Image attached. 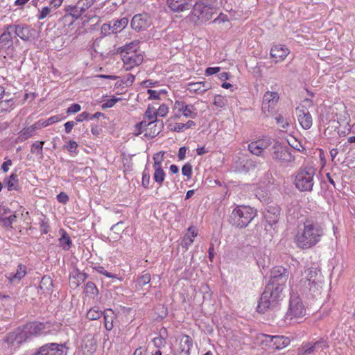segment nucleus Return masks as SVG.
Wrapping results in <instances>:
<instances>
[{
	"label": "nucleus",
	"instance_id": "obj_31",
	"mask_svg": "<svg viewBox=\"0 0 355 355\" xmlns=\"http://www.w3.org/2000/svg\"><path fill=\"white\" fill-rule=\"evenodd\" d=\"M128 21V19L126 17H123L119 20L114 21L113 22V24L112 25V33H116L118 32L121 31L127 26Z\"/></svg>",
	"mask_w": 355,
	"mask_h": 355
},
{
	"label": "nucleus",
	"instance_id": "obj_3",
	"mask_svg": "<svg viewBox=\"0 0 355 355\" xmlns=\"http://www.w3.org/2000/svg\"><path fill=\"white\" fill-rule=\"evenodd\" d=\"M216 10V0H196L189 14L190 20L196 25L211 20Z\"/></svg>",
	"mask_w": 355,
	"mask_h": 355
},
{
	"label": "nucleus",
	"instance_id": "obj_50",
	"mask_svg": "<svg viewBox=\"0 0 355 355\" xmlns=\"http://www.w3.org/2000/svg\"><path fill=\"white\" fill-rule=\"evenodd\" d=\"M156 111H157L156 113L157 114V116L164 117L168 114V111H169V107L166 104H162L159 105V107L157 109L156 108Z\"/></svg>",
	"mask_w": 355,
	"mask_h": 355
},
{
	"label": "nucleus",
	"instance_id": "obj_11",
	"mask_svg": "<svg viewBox=\"0 0 355 355\" xmlns=\"http://www.w3.org/2000/svg\"><path fill=\"white\" fill-rule=\"evenodd\" d=\"M32 355H67V347L64 344L47 343L41 346Z\"/></svg>",
	"mask_w": 355,
	"mask_h": 355
},
{
	"label": "nucleus",
	"instance_id": "obj_37",
	"mask_svg": "<svg viewBox=\"0 0 355 355\" xmlns=\"http://www.w3.org/2000/svg\"><path fill=\"white\" fill-rule=\"evenodd\" d=\"M4 341L7 343L9 346L18 347L19 345L17 344V336L16 334L15 330L12 332L8 333L4 338Z\"/></svg>",
	"mask_w": 355,
	"mask_h": 355
},
{
	"label": "nucleus",
	"instance_id": "obj_14",
	"mask_svg": "<svg viewBox=\"0 0 355 355\" xmlns=\"http://www.w3.org/2000/svg\"><path fill=\"white\" fill-rule=\"evenodd\" d=\"M26 332L29 336H38L46 332V330L49 331L52 327L50 322H40L38 321H33L26 323L25 325Z\"/></svg>",
	"mask_w": 355,
	"mask_h": 355
},
{
	"label": "nucleus",
	"instance_id": "obj_46",
	"mask_svg": "<svg viewBox=\"0 0 355 355\" xmlns=\"http://www.w3.org/2000/svg\"><path fill=\"white\" fill-rule=\"evenodd\" d=\"M150 280H151L150 275L149 273L146 272V273H143L137 278V283L138 284V285L139 286L142 287V286L148 284V283H150Z\"/></svg>",
	"mask_w": 355,
	"mask_h": 355
},
{
	"label": "nucleus",
	"instance_id": "obj_60",
	"mask_svg": "<svg viewBox=\"0 0 355 355\" xmlns=\"http://www.w3.org/2000/svg\"><path fill=\"white\" fill-rule=\"evenodd\" d=\"M95 270L98 272L103 275H105L107 277L109 278H113L115 277L113 274L111 272L107 271L103 266H97L95 268Z\"/></svg>",
	"mask_w": 355,
	"mask_h": 355
},
{
	"label": "nucleus",
	"instance_id": "obj_10",
	"mask_svg": "<svg viewBox=\"0 0 355 355\" xmlns=\"http://www.w3.org/2000/svg\"><path fill=\"white\" fill-rule=\"evenodd\" d=\"M156 111V106L153 104L148 105V109L145 112L144 117L148 121L144 120L135 126V133L138 135L142 134V128L146 126H150V129L153 126L155 128V123L157 121V114Z\"/></svg>",
	"mask_w": 355,
	"mask_h": 355
},
{
	"label": "nucleus",
	"instance_id": "obj_20",
	"mask_svg": "<svg viewBox=\"0 0 355 355\" xmlns=\"http://www.w3.org/2000/svg\"><path fill=\"white\" fill-rule=\"evenodd\" d=\"M166 3L172 11L181 12L191 8L193 0H166Z\"/></svg>",
	"mask_w": 355,
	"mask_h": 355
},
{
	"label": "nucleus",
	"instance_id": "obj_45",
	"mask_svg": "<svg viewBox=\"0 0 355 355\" xmlns=\"http://www.w3.org/2000/svg\"><path fill=\"white\" fill-rule=\"evenodd\" d=\"M44 144V141H37L33 143L31 146V153L42 155Z\"/></svg>",
	"mask_w": 355,
	"mask_h": 355
},
{
	"label": "nucleus",
	"instance_id": "obj_41",
	"mask_svg": "<svg viewBox=\"0 0 355 355\" xmlns=\"http://www.w3.org/2000/svg\"><path fill=\"white\" fill-rule=\"evenodd\" d=\"M35 132L29 127H28L20 131L17 139L19 141L22 142L33 136Z\"/></svg>",
	"mask_w": 355,
	"mask_h": 355
},
{
	"label": "nucleus",
	"instance_id": "obj_52",
	"mask_svg": "<svg viewBox=\"0 0 355 355\" xmlns=\"http://www.w3.org/2000/svg\"><path fill=\"white\" fill-rule=\"evenodd\" d=\"M96 0H79L78 4L81 6L82 10H86L89 8Z\"/></svg>",
	"mask_w": 355,
	"mask_h": 355
},
{
	"label": "nucleus",
	"instance_id": "obj_32",
	"mask_svg": "<svg viewBox=\"0 0 355 355\" xmlns=\"http://www.w3.org/2000/svg\"><path fill=\"white\" fill-rule=\"evenodd\" d=\"M153 180L158 184L162 187L166 178V173L164 168H153Z\"/></svg>",
	"mask_w": 355,
	"mask_h": 355
},
{
	"label": "nucleus",
	"instance_id": "obj_16",
	"mask_svg": "<svg viewBox=\"0 0 355 355\" xmlns=\"http://www.w3.org/2000/svg\"><path fill=\"white\" fill-rule=\"evenodd\" d=\"M152 24L150 17L147 14H137L131 21V26L136 31L147 29Z\"/></svg>",
	"mask_w": 355,
	"mask_h": 355
},
{
	"label": "nucleus",
	"instance_id": "obj_1",
	"mask_svg": "<svg viewBox=\"0 0 355 355\" xmlns=\"http://www.w3.org/2000/svg\"><path fill=\"white\" fill-rule=\"evenodd\" d=\"M289 277V271L283 266H275L270 270V278L257 305V311L264 313L273 309L283 299V291Z\"/></svg>",
	"mask_w": 355,
	"mask_h": 355
},
{
	"label": "nucleus",
	"instance_id": "obj_63",
	"mask_svg": "<svg viewBox=\"0 0 355 355\" xmlns=\"http://www.w3.org/2000/svg\"><path fill=\"white\" fill-rule=\"evenodd\" d=\"M89 118H90L89 114L84 112H82L81 114H78L76 116V120L77 122H82L85 120L89 119Z\"/></svg>",
	"mask_w": 355,
	"mask_h": 355
},
{
	"label": "nucleus",
	"instance_id": "obj_13",
	"mask_svg": "<svg viewBox=\"0 0 355 355\" xmlns=\"http://www.w3.org/2000/svg\"><path fill=\"white\" fill-rule=\"evenodd\" d=\"M173 110L177 114H182L187 118L195 119L198 116V110L195 105L187 104L183 101H175Z\"/></svg>",
	"mask_w": 355,
	"mask_h": 355
},
{
	"label": "nucleus",
	"instance_id": "obj_15",
	"mask_svg": "<svg viewBox=\"0 0 355 355\" xmlns=\"http://www.w3.org/2000/svg\"><path fill=\"white\" fill-rule=\"evenodd\" d=\"M296 116L300 126L304 130H309L313 125V119L308 108L304 105L296 107Z\"/></svg>",
	"mask_w": 355,
	"mask_h": 355
},
{
	"label": "nucleus",
	"instance_id": "obj_39",
	"mask_svg": "<svg viewBox=\"0 0 355 355\" xmlns=\"http://www.w3.org/2000/svg\"><path fill=\"white\" fill-rule=\"evenodd\" d=\"M213 103L217 107L223 108L227 104V99L225 96L216 94L214 97Z\"/></svg>",
	"mask_w": 355,
	"mask_h": 355
},
{
	"label": "nucleus",
	"instance_id": "obj_61",
	"mask_svg": "<svg viewBox=\"0 0 355 355\" xmlns=\"http://www.w3.org/2000/svg\"><path fill=\"white\" fill-rule=\"evenodd\" d=\"M220 71V67H208L205 69V74L207 76H209L214 74L218 73Z\"/></svg>",
	"mask_w": 355,
	"mask_h": 355
},
{
	"label": "nucleus",
	"instance_id": "obj_40",
	"mask_svg": "<svg viewBox=\"0 0 355 355\" xmlns=\"http://www.w3.org/2000/svg\"><path fill=\"white\" fill-rule=\"evenodd\" d=\"M85 293L87 295L94 297L98 294V290L94 283L88 282L85 285Z\"/></svg>",
	"mask_w": 355,
	"mask_h": 355
},
{
	"label": "nucleus",
	"instance_id": "obj_27",
	"mask_svg": "<svg viewBox=\"0 0 355 355\" xmlns=\"http://www.w3.org/2000/svg\"><path fill=\"white\" fill-rule=\"evenodd\" d=\"M291 340L288 337L280 335L274 336V349H282L290 344Z\"/></svg>",
	"mask_w": 355,
	"mask_h": 355
},
{
	"label": "nucleus",
	"instance_id": "obj_5",
	"mask_svg": "<svg viewBox=\"0 0 355 355\" xmlns=\"http://www.w3.org/2000/svg\"><path fill=\"white\" fill-rule=\"evenodd\" d=\"M315 169L312 166L300 167L297 171L293 183L300 191H311L314 184Z\"/></svg>",
	"mask_w": 355,
	"mask_h": 355
},
{
	"label": "nucleus",
	"instance_id": "obj_25",
	"mask_svg": "<svg viewBox=\"0 0 355 355\" xmlns=\"http://www.w3.org/2000/svg\"><path fill=\"white\" fill-rule=\"evenodd\" d=\"M193 347L192 338L187 336H183L180 339V355H190V350Z\"/></svg>",
	"mask_w": 355,
	"mask_h": 355
},
{
	"label": "nucleus",
	"instance_id": "obj_22",
	"mask_svg": "<svg viewBox=\"0 0 355 355\" xmlns=\"http://www.w3.org/2000/svg\"><path fill=\"white\" fill-rule=\"evenodd\" d=\"M187 89L192 94H202L211 89V85L205 81L189 83Z\"/></svg>",
	"mask_w": 355,
	"mask_h": 355
},
{
	"label": "nucleus",
	"instance_id": "obj_7",
	"mask_svg": "<svg viewBox=\"0 0 355 355\" xmlns=\"http://www.w3.org/2000/svg\"><path fill=\"white\" fill-rule=\"evenodd\" d=\"M329 347V343L324 338H320L318 340H311L304 343L297 349L298 355H311L316 352H322Z\"/></svg>",
	"mask_w": 355,
	"mask_h": 355
},
{
	"label": "nucleus",
	"instance_id": "obj_36",
	"mask_svg": "<svg viewBox=\"0 0 355 355\" xmlns=\"http://www.w3.org/2000/svg\"><path fill=\"white\" fill-rule=\"evenodd\" d=\"M67 12H69V14L72 16L73 17L78 19L80 17L85 10H82L81 6H80L78 3L76 6H69L67 8Z\"/></svg>",
	"mask_w": 355,
	"mask_h": 355
},
{
	"label": "nucleus",
	"instance_id": "obj_62",
	"mask_svg": "<svg viewBox=\"0 0 355 355\" xmlns=\"http://www.w3.org/2000/svg\"><path fill=\"white\" fill-rule=\"evenodd\" d=\"M229 21L227 15L220 12V15L214 20V23H225Z\"/></svg>",
	"mask_w": 355,
	"mask_h": 355
},
{
	"label": "nucleus",
	"instance_id": "obj_34",
	"mask_svg": "<svg viewBox=\"0 0 355 355\" xmlns=\"http://www.w3.org/2000/svg\"><path fill=\"white\" fill-rule=\"evenodd\" d=\"M15 331L17 336V344L19 346L31 338L28 332H26V329H25L24 325L23 327H19L17 328Z\"/></svg>",
	"mask_w": 355,
	"mask_h": 355
},
{
	"label": "nucleus",
	"instance_id": "obj_57",
	"mask_svg": "<svg viewBox=\"0 0 355 355\" xmlns=\"http://www.w3.org/2000/svg\"><path fill=\"white\" fill-rule=\"evenodd\" d=\"M56 198L58 201L63 205H66L69 199L68 195L64 192H60Z\"/></svg>",
	"mask_w": 355,
	"mask_h": 355
},
{
	"label": "nucleus",
	"instance_id": "obj_64",
	"mask_svg": "<svg viewBox=\"0 0 355 355\" xmlns=\"http://www.w3.org/2000/svg\"><path fill=\"white\" fill-rule=\"evenodd\" d=\"M51 12V9L48 7H44L40 12V15L38 16V19L40 20L44 19Z\"/></svg>",
	"mask_w": 355,
	"mask_h": 355
},
{
	"label": "nucleus",
	"instance_id": "obj_47",
	"mask_svg": "<svg viewBox=\"0 0 355 355\" xmlns=\"http://www.w3.org/2000/svg\"><path fill=\"white\" fill-rule=\"evenodd\" d=\"M120 100H121V98H119L112 96V98H110L103 101V103L102 104V108L106 109V108L112 107Z\"/></svg>",
	"mask_w": 355,
	"mask_h": 355
},
{
	"label": "nucleus",
	"instance_id": "obj_28",
	"mask_svg": "<svg viewBox=\"0 0 355 355\" xmlns=\"http://www.w3.org/2000/svg\"><path fill=\"white\" fill-rule=\"evenodd\" d=\"M103 315L104 318L105 328L107 331H111L114 327L113 321L115 317L114 311L110 309H107L103 311Z\"/></svg>",
	"mask_w": 355,
	"mask_h": 355
},
{
	"label": "nucleus",
	"instance_id": "obj_4",
	"mask_svg": "<svg viewBox=\"0 0 355 355\" xmlns=\"http://www.w3.org/2000/svg\"><path fill=\"white\" fill-rule=\"evenodd\" d=\"M139 44L138 40H135L120 48L123 67L125 71H130L144 62V55L139 49Z\"/></svg>",
	"mask_w": 355,
	"mask_h": 355
},
{
	"label": "nucleus",
	"instance_id": "obj_56",
	"mask_svg": "<svg viewBox=\"0 0 355 355\" xmlns=\"http://www.w3.org/2000/svg\"><path fill=\"white\" fill-rule=\"evenodd\" d=\"M147 93L149 95V100H157L159 98L161 92L159 91L153 90V89H148Z\"/></svg>",
	"mask_w": 355,
	"mask_h": 355
},
{
	"label": "nucleus",
	"instance_id": "obj_58",
	"mask_svg": "<svg viewBox=\"0 0 355 355\" xmlns=\"http://www.w3.org/2000/svg\"><path fill=\"white\" fill-rule=\"evenodd\" d=\"M80 110L81 107L79 104L73 103L67 108V113L69 114H74L80 112Z\"/></svg>",
	"mask_w": 355,
	"mask_h": 355
},
{
	"label": "nucleus",
	"instance_id": "obj_30",
	"mask_svg": "<svg viewBox=\"0 0 355 355\" xmlns=\"http://www.w3.org/2000/svg\"><path fill=\"white\" fill-rule=\"evenodd\" d=\"M5 185L8 191H17L19 189V179L17 175L12 174L5 180Z\"/></svg>",
	"mask_w": 355,
	"mask_h": 355
},
{
	"label": "nucleus",
	"instance_id": "obj_44",
	"mask_svg": "<svg viewBox=\"0 0 355 355\" xmlns=\"http://www.w3.org/2000/svg\"><path fill=\"white\" fill-rule=\"evenodd\" d=\"M42 125L44 127H47L50 125L54 124L57 122L61 121V118L58 115L52 116L48 119H40Z\"/></svg>",
	"mask_w": 355,
	"mask_h": 355
},
{
	"label": "nucleus",
	"instance_id": "obj_49",
	"mask_svg": "<svg viewBox=\"0 0 355 355\" xmlns=\"http://www.w3.org/2000/svg\"><path fill=\"white\" fill-rule=\"evenodd\" d=\"M275 120L278 125L282 129L286 130L290 125V123L288 121V120L284 119L283 116L280 114L275 117Z\"/></svg>",
	"mask_w": 355,
	"mask_h": 355
},
{
	"label": "nucleus",
	"instance_id": "obj_23",
	"mask_svg": "<svg viewBox=\"0 0 355 355\" xmlns=\"http://www.w3.org/2000/svg\"><path fill=\"white\" fill-rule=\"evenodd\" d=\"M10 28L23 40H28L32 36L31 30L27 26L10 25Z\"/></svg>",
	"mask_w": 355,
	"mask_h": 355
},
{
	"label": "nucleus",
	"instance_id": "obj_2",
	"mask_svg": "<svg viewBox=\"0 0 355 355\" xmlns=\"http://www.w3.org/2000/svg\"><path fill=\"white\" fill-rule=\"evenodd\" d=\"M323 235V229L319 223H300L295 236L298 248L308 249L314 246Z\"/></svg>",
	"mask_w": 355,
	"mask_h": 355
},
{
	"label": "nucleus",
	"instance_id": "obj_6",
	"mask_svg": "<svg viewBox=\"0 0 355 355\" xmlns=\"http://www.w3.org/2000/svg\"><path fill=\"white\" fill-rule=\"evenodd\" d=\"M306 315V309L299 296L291 294L288 309L285 315V320L297 322Z\"/></svg>",
	"mask_w": 355,
	"mask_h": 355
},
{
	"label": "nucleus",
	"instance_id": "obj_12",
	"mask_svg": "<svg viewBox=\"0 0 355 355\" xmlns=\"http://www.w3.org/2000/svg\"><path fill=\"white\" fill-rule=\"evenodd\" d=\"M312 282L300 281V291L306 295H310L311 297H318L321 292L322 282L320 279H313Z\"/></svg>",
	"mask_w": 355,
	"mask_h": 355
},
{
	"label": "nucleus",
	"instance_id": "obj_24",
	"mask_svg": "<svg viewBox=\"0 0 355 355\" xmlns=\"http://www.w3.org/2000/svg\"><path fill=\"white\" fill-rule=\"evenodd\" d=\"M198 229L194 226H190L187 229V233L183 237L181 242V246L187 250L189 246L193 243L194 238L198 235Z\"/></svg>",
	"mask_w": 355,
	"mask_h": 355
},
{
	"label": "nucleus",
	"instance_id": "obj_59",
	"mask_svg": "<svg viewBox=\"0 0 355 355\" xmlns=\"http://www.w3.org/2000/svg\"><path fill=\"white\" fill-rule=\"evenodd\" d=\"M171 129L175 132H182L185 130V126L183 123H175L174 124H171Z\"/></svg>",
	"mask_w": 355,
	"mask_h": 355
},
{
	"label": "nucleus",
	"instance_id": "obj_48",
	"mask_svg": "<svg viewBox=\"0 0 355 355\" xmlns=\"http://www.w3.org/2000/svg\"><path fill=\"white\" fill-rule=\"evenodd\" d=\"M262 337H263L262 343L266 347L272 349V347L274 346V344H273L274 336L263 334Z\"/></svg>",
	"mask_w": 355,
	"mask_h": 355
},
{
	"label": "nucleus",
	"instance_id": "obj_33",
	"mask_svg": "<svg viewBox=\"0 0 355 355\" xmlns=\"http://www.w3.org/2000/svg\"><path fill=\"white\" fill-rule=\"evenodd\" d=\"M164 151H159L156 153H155L153 156V168H162L163 167V163L164 161V155H165Z\"/></svg>",
	"mask_w": 355,
	"mask_h": 355
},
{
	"label": "nucleus",
	"instance_id": "obj_53",
	"mask_svg": "<svg viewBox=\"0 0 355 355\" xmlns=\"http://www.w3.org/2000/svg\"><path fill=\"white\" fill-rule=\"evenodd\" d=\"M49 284V286H46V288L49 291L52 289L53 287V282L52 279L49 277H43L41 281L40 287L42 288L43 286H46Z\"/></svg>",
	"mask_w": 355,
	"mask_h": 355
},
{
	"label": "nucleus",
	"instance_id": "obj_51",
	"mask_svg": "<svg viewBox=\"0 0 355 355\" xmlns=\"http://www.w3.org/2000/svg\"><path fill=\"white\" fill-rule=\"evenodd\" d=\"M182 173L183 175L187 177L189 180L191 179L192 175V166L189 163L184 164L182 168Z\"/></svg>",
	"mask_w": 355,
	"mask_h": 355
},
{
	"label": "nucleus",
	"instance_id": "obj_17",
	"mask_svg": "<svg viewBox=\"0 0 355 355\" xmlns=\"http://www.w3.org/2000/svg\"><path fill=\"white\" fill-rule=\"evenodd\" d=\"M272 158L282 162H290L293 160L291 153L288 148L279 144H276L273 146Z\"/></svg>",
	"mask_w": 355,
	"mask_h": 355
},
{
	"label": "nucleus",
	"instance_id": "obj_18",
	"mask_svg": "<svg viewBox=\"0 0 355 355\" xmlns=\"http://www.w3.org/2000/svg\"><path fill=\"white\" fill-rule=\"evenodd\" d=\"M290 49L283 44H276L270 49V56L275 62L284 61L290 54Z\"/></svg>",
	"mask_w": 355,
	"mask_h": 355
},
{
	"label": "nucleus",
	"instance_id": "obj_29",
	"mask_svg": "<svg viewBox=\"0 0 355 355\" xmlns=\"http://www.w3.org/2000/svg\"><path fill=\"white\" fill-rule=\"evenodd\" d=\"M279 214L280 209L279 207H269L267 211L265 213V218L267 222H277Z\"/></svg>",
	"mask_w": 355,
	"mask_h": 355
},
{
	"label": "nucleus",
	"instance_id": "obj_35",
	"mask_svg": "<svg viewBox=\"0 0 355 355\" xmlns=\"http://www.w3.org/2000/svg\"><path fill=\"white\" fill-rule=\"evenodd\" d=\"M305 273L306 277L305 279H302L301 281H307L309 282H312L311 279H320V271L318 270L316 268H308Z\"/></svg>",
	"mask_w": 355,
	"mask_h": 355
},
{
	"label": "nucleus",
	"instance_id": "obj_21",
	"mask_svg": "<svg viewBox=\"0 0 355 355\" xmlns=\"http://www.w3.org/2000/svg\"><path fill=\"white\" fill-rule=\"evenodd\" d=\"M27 268L25 265L19 263L17 266V271L15 273L10 272L6 274L5 277L11 284H17L26 275Z\"/></svg>",
	"mask_w": 355,
	"mask_h": 355
},
{
	"label": "nucleus",
	"instance_id": "obj_9",
	"mask_svg": "<svg viewBox=\"0 0 355 355\" xmlns=\"http://www.w3.org/2000/svg\"><path fill=\"white\" fill-rule=\"evenodd\" d=\"M279 98V96L277 92L268 91L264 94L261 110L265 116H268L275 111Z\"/></svg>",
	"mask_w": 355,
	"mask_h": 355
},
{
	"label": "nucleus",
	"instance_id": "obj_55",
	"mask_svg": "<svg viewBox=\"0 0 355 355\" xmlns=\"http://www.w3.org/2000/svg\"><path fill=\"white\" fill-rule=\"evenodd\" d=\"M78 143L76 141L70 140L67 145H66V148L69 153H75L78 148Z\"/></svg>",
	"mask_w": 355,
	"mask_h": 355
},
{
	"label": "nucleus",
	"instance_id": "obj_43",
	"mask_svg": "<svg viewBox=\"0 0 355 355\" xmlns=\"http://www.w3.org/2000/svg\"><path fill=\"white\" fill-rule=\"evenodd\" d=\"M150 176L149 171L148 169L145 168L142 173V178H141V186L146 189H148L150 188Z\"/></svg>",
	"mask_w": 355,
	"mask_h": 355
},
{
	"label": "nucleus",
	"instance_id": "obj_42",
	"mask_svg": "<svg viewBox=\"0 0 355 355\" xmlns=\"http://www.w3.org/2000/svg\"><path fill=\"white\" fill-rule=\"evenodd\" d=\"M103 314L101 311L97 307H93L87 313V318L90 320H95L99 319Z\"/></svg>",
	"mask_w": 355,
	"mask_h": 355
},
{
	"label": "nucleus",
	"instance_id": "obj_26",
	"mask_svg": "<svg viewBox=\"0 0 355 355\" xmlns=\"http://www.w3.org/2000/svg\"><path fill=\"white\" fill-rule=\"evenodd\" d=\"M13 33L12 28H10V25L7 26L3 33L0 35V43L8 47L12 46L13 44Z\"/></svg>",
	"mask_w": 355,
	"mask_h": 355
},
{
	"label": "nucleus",
	"instance_id": "obj_19",
	"mask_svg": "<svg viewBox=\"0 0 355 355\" xmlns=\"http://www.w3.org/2000/svg\"><path fill=\"white\" fill-rule=\"evenodd\" d=\"M271 141L269 139L263 138L252 141L248 145V150L254 155L259 156L262 152L269 147Z\"/></svg>",
	"mask_w": 355,
	"mask_h": 355
},
{
	"label": "nucleus",
	"instance_id": "obj_8",
	"mask_svg": "<svg viewBox=\"0 0 355 355\" xmlns=\"http://www.w3.org/2000/svg\"><path fill=\"white\" fill-rule=\"evenodd\" d=\"M257 215V211L250 206H237L232 212L234 220L241 222H251Z\"/></svg>",
	"mask_w": 355,
	"mask_h": 355
},
{
	"label": "nucleus",
	"instance_id": "obj_38",
	"mask_svg": "<svg viewBox=\"0 0 355 355\" xmlns=\"http://www.w3.org/2000/svg\"><path fill=\"white\" fill-rule=\"evenodd\" d=\"M142 133L145 137L153 138L159 133V128H157L155 124V128L153 126L151 129L150 126H146L142 128Z\"/></svg>",
	"mask_w": 355,
	"mask_h": 355
},
{
	"label": "nucleus",
	"instance_id": "obj_54",
	"mask_svg": "<svg viewBox=\"0 0 355 355\" xmlns=\"http://www.w3.org/2000/svg\"><path fill=\"white\" fill-rule=\"evenodd\" d=\"M59 241L60 246H62V248L65 250H68L72 245V241L70 237L65 238V239H64L63 241H61V239H60Z\"/></svg>",
	"mask_w": 355,
	"mask_h": 355
}]
</instances>
